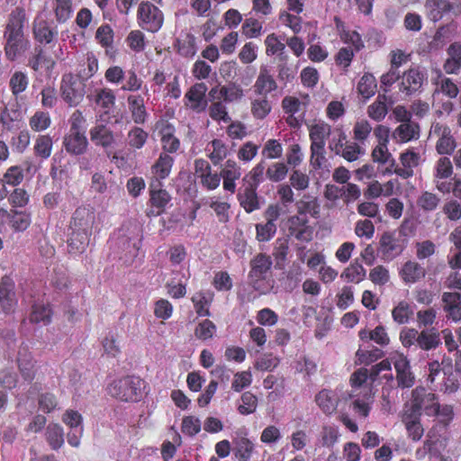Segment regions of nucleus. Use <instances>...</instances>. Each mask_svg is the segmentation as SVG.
Masks as SVG:
<instances>
[{"instance_id":"47","label":"nucleus","mask_w":461,"mask_h":461,"mask_svg":"<svg viewBox=\"0 0 461 461\" xmlns=\"http://www.w3.org/2000/svg\"><path fill=\"white\" fill-rule=\"evenodd\" d=\"M212 102L208 108L209 116L215 122H229L231 121L229 115L226 103L220 99H212Z\"/></svg>"},{"instance_id":"55","label":"nucleus","mask_w":461,"mask_h":461,"mask_svg":"<svg viewBox=\"0 0 461 461\" xmlns=\"http://www.w3.org/2000/svg\"><path fill=\"white\" fill-rule=\"evenodd\" d=\"M412 315L413 311L405 301H401L392 311V317L398 324L408 323Z\"/></svg>"},{"instance_id":"18","label":"nucleus","mask_w":461,"mask_h":461,"mask_svg":"<svg viewBox=\"0 0 461 461\" xmlns=\"http://www.w3.org/2000/svg\"><path fill=\"white\" fill-rule=\"evenodd\" d=\"M244 95L242 87L236 83L212 87L209 92L211 99H220L224 103H233L240 100Z\"/></svg>"},{"instance_id":"57","label":"nucleus","mask_w":461,"mask_h":461,"mask_svg":"<svg viewBox=\"0 0 461 461\" xmlns=\"http://www.w3.org/2000/svg\"><path fill=\"white\" fill-rule=\"evenodd\" d=\"M241 403L238 406V411L241 415H249L258 408V397L251 392H245L240 397Z\"/></svg>"},{"instance_id":"62","label":"nucleus","mask_w":461,"mask_h":461,"mask_svg":"<svg viewBox=\"0 0 461 461\" xmlns=\"http://www.w3.org/2000/svg\"><path fill=\"white\" fill-rule=\"evenodd\" d=\"M124 82L121 86L122 91L126 92H138L142 88L143 80L137 75V73L130 69L125 73Z\"/></svg>"},{"instance_id":"43","label":"nucleus","mask_w":461,"mask_h":461,"mask_svg":"<svg viewBox=\"0 0 461 461\" xmlns=\"http://www.w3.org/2000/svg\"><path fill=\"white\" fill-rule=\"evenodd\" d=\"M42 65H47L48 68L53 67L54 61L49 58L44 50L43 46L37 45L34 48L33 54L28 59V67L31 68L33 71L37 72L40 70Z\"/></svg>"},{"instance_id":"1","label":"nucleus","mask_w":461,"mask_h":461,"mask_svg":"<svg viewBox=\"0 0 461 461\" xmlns=\"http://www.w3.org/2000/svg\"><path fill=\"white\" fill-rule=\"evenodd\" d=\"M95 223V212L93 207L81 205L75 210L69 221L67 241L70 254H82L86 251Z\"/></svg>"},{"instance_id":"38","label":"nucleus","mask_w":461,"mask_h":461,"mask_svg":"<svg viewBox=\"0 0 461 461\" xmlns=\"http://www.w3.org/2000/svg\"><path fill=\"white\" fill-rule=\"evenodd\" d=\"M191 301L199 317H209L211 315L209 307L212 301V294L198 292L193 295Z\"/></svg>"},{"instance_id":"4","label":"nucleus","mask_w":461,"mask_h":461,"mask_svg":"<svg viewBox=\"0 0 461 461\" xmlns=\"http://www.w3.org/2000/svg\"><path fill=\"white\" fill-rule=\"evenodd\" d=\"M404 411L421 416L422 411L428 416H435L438 411L437 395L422 386H417L411 392V398L405 403Z\"/></svg>"},{"instance_id":"32","label":"nucleus","mask_w":461,"mask_h":461,"mask_svg":"<svg viewBox=\"0 0 461 461\" xmlns=\"http://www.w3.org/2000/svg\"><path fill=\"white\" fill-rule=\"evenodd\" d=\"M52 315L53 312L50 304L35 303L32 306L29 321L31 323H41L47 326L51 322Z\"/></svg>"},{"instance_id":"12","label":"nucleus","mask_w":461,"mask_h":461,"mask_svg":"<svg viewBox=\"0 0 461 461\" xmlns=\"http://www.w3.org/2000/svg\"><path fill=\"white\" fill-rule=\"evenodd\" d=\"M15 284L10 276H4L0 279V308L5 314H12L17 306Z\"/></svg>"},{"instance_id":"5","label":"nucleus","mask_w":461,"mask_h":461,"mask_svg":"<svg viewBox=\"0 0 461 461\" xmlns=\"http://www.w3.org/2000/svg\"><path fill=\"white\" fill-rule=\"evenodd\" d=\"M137 20L139 25L149 32H157L164 23L162 11L149 1H142L138 7Z\"/></svg>"},{"instance_id":"36","label":"nucleus","mask_w":461,"mask_h":461,"mask_svg":"<svg viewBox=\"0 0 461 461\" xmlns=\"http://www.w3.org/2000/svg\"><path fill=\"white\" fill-rule=\"evenodd\" d=\"M360 339H370L381 347L387 346L390 343V338L384 326L378 325L372 330H361L358 332Z\"/></svg>"},{"instance_id":"2","label":"nucleus","mask_w":461,"mask_h":461,"mask_svg":"<svg viewBox=\"0 0 461 461\" xmlns=\"http://www.w3.org/2000/svg\"><path fill=\"white\" fill-rule=\"evenodd\" d=\"M25 10L15 7L10 14L4 30V51L7 60L15 61L30 48V41L24 33Z\"/></svg>"},{"instance_id":"59","label":"nucleus","mask_w":461,"mask_h":461,"mask_svg":"<svg viewBox=\"0 0 461 461\" xmlns=\"http://www.w3.org/2000/svg\"><path fill=\"white\" fill-rule=\"evenodd\" d=\"M28 84V77L26 74L22 71H15L11 77L9 82L12 94L15 96H18L21 93L24 92Z\"/></svg>"},{"instance_id":"60","label":"nucleus","mask_w":461,"mask_h":461,"mask_svg":"<svg viewBox=\"0 0 461 461\" xmlns=\"http://www.w3.org/2000/svg\"><path fill=\"white\" fill-rule=\"evenodd\" d=\"M216 330V325L209 319H205L195 327L194 336L200 340H207L213 337Z\"/></svg>"},{"instance_id":"16","label":"nucleus","mask_w":461,"mask_h":461,"mask_svg":"<svg viewBox=\"0 0 461 461\" xmlns=\"http://www.w3.org/2000/svg\"><path fill=\"white\" fill-rule=\"evenodd\" d=\"M89 135L94 145L103 148L110 157L109 149L116 143L113 131L105 124L98 123L90 129Z\"/></svg>"},{"instance_id":"61","label":"nucleus","mask_w":461,"mask_h":461,"mask_svg":"<svg viewBox=\"0 0 461 461\" xmlns=\"http://www.w3.org/2000/svg\"><path fill=\"white\" fill-rule=\"evenodd\" d=\"M440 198L431 192H423L417 200L418 206L425 212H432L437 209Z\"/></svg>"},{"instance_id":"9","label":"nucleus","mask_w":461,"mask_h":461,"mask_svg":"<svg viewBox=\"0 0 461 461\" xmlns=\"http://www.w3.org/2000/svg\"><path fill=\"white\" fill-rule=\"evenodd\" d=\"M428 80L427 71L420 66H411L401 77L399 89L405 95H412L422 91Z\"/></svg>"},{"instance_id":"53","label":"nucleus","mask_w":461,"mask_h":461,"mask_svg":"<svg viewBox=\"0 0 461 461\" xmlns=\"http://www.w3.org/2000/svg\"><path fill=\"white\" fill-rule=\"evenodd\" d=\"M272 105L267 96L254 99L251 102V113L254 118L258 120L265 119L271 112Z\"/></svg>"},{"instance_id":"25","label":"nucleus","mask_w":461,"mask_h":461,"mask_svg":"<svg viewBox=\"0 0 461 461\" xmlns=\"http://www.w3.org/2000/svg\"><path fill=\"white\" fill-rule=\"evenodd\" d=\"M399 274L405 284H415L425 277L426 270L418 262L408 260L402 265Z\"/></svg>"},{"instance_id":"51","label":"nucleus","mask_w":461,"mask_h":461,"mask_svg":"<svg viewBox=\"0 0 461 461\" xmlns=\"http://www.w3.org/2000/svg\"><path fill=\"white\" fill-rule=\"evenodd\" d=\"M384 357V351L373 347L369 350L358 348L356 352V364L368 366Z\"/></svg>"},{"instance_id":"22","label":"nucleus","mask_w":461,"mask_h":461,"mask_svg":"<svg viewBox=\"0 0 461 461\" xmlns=\"http://www.w3.org/2000/svg\"><path fill=\"white\" fill-rule=\"evenodd\" d=\"M66 151L71 155H82L88 148V140L85 132L67 133L63 140Z\"/></svg>"},{"instance_id":"29","label":"nucleus","mask_w":461,"mask_h":461,"mask_svg":"<svg viewBox=\"0 0 461 461\" xmlns=\"http://www.w3.org/2000/svg\"><path fill=\"white\" fill-rule=\"evenodd\" d=\"M233 454L239 461H249L256 452V446L246 436L237 438L233 440Z\"/></svg>"},{"instance_id":"10","label":"nucleus","mask_w":461,"mask_h":461,"mask_svg":"<svg viewBox=\"0 0 461 461\" xmlns=\"http://www.w3.org/2000/svg\"><path fill=\"white\" fill-rule=\"evenodd\" d=\"M32 36L41 46H50L58 41L59 30L51 22L37 16L32 22Z\"/></svg>"},{"instance_id":"46","label":"nucleus","mask_w":461,"mask_h":461,"mask_svg":"<svg viewBox=\"0 0 461 461\" xmlns=\"http://www.w3.org/2000/svg\"><path fill=\"white\" fill-rule=\"evenodd\" d=\"M53 140L50 135H39L34 143L33 151L36 157L47 159L52 152Z\"/></svg>"},{"instance_id":"26","label":"nucleus","mask_w":461,"mask_h":461,"mask_svg":"<svg viewBox=\"0 0 461 461\" xmlns=\"http://www.w3.org/2000/svg\"><path fill=\"white\" fill-rule=\"evenodd\" d=\"M441 344L440 332L437 328L431 327L420 331L418 348L430 351L438 348Z\"/></svg>"},{"instance_id":"23","label":"nucleus","mask_w":461,"mask_h":461,"mask_svg":"<svg viewBox=\"0 0 461 461\" xmlns=\"http://www.w3.org/2000/svg\"><path fill=\"white\" fill-rule=\"evenodd\" d=\"M272 267V260L270 256L264 253H259L255 256L250 261L249 277L252 280L259 281L267 277Z\"/></svg>"},{"instance_id":"11","label":"nucleus","mask_w":461,"mask_h":461,"mask_svg":"<svg viewBox=\"0 0 461 461\" xmlns=\"http://www.w3.org/2000/svg\"><path fill=\"white\" fill-rule=\"evenodd\" d=\"M194 167V175L199 180L203 188L212 191L220 185L221 176L217 172H212L211 165L206 159L196 158Z\"/></svg>"},{"instance_id":"17","label":"nucleus","mask_w":461,"mask_h":461,"mask_svg":"<svg viewBox=\"0 0 461 461\" xmlns=\"http://www.w3.org/2000/svg\"><path fill=\"white\" fill-rule=\"evenodd\" d=\"M258 188L250 184H242L238 189V202L247 213H251L260 209V201L257 192Z\"/></svg>"},{"instance_id":"37","label":"nucleus","mask_w":461,"mask_h":461,"mask_svg":"<svg viewBox=\"0 0 461 461\" xmlns=\"http://www.w3.org/2000/svg\"><path fill=\"white\" fill-rule=\"evenodd\" d=\"M177 53L185 58H193L197 52L196 39L192 33H186L176 41Z\"/></svg>"},{"instance_id":"19","label":"nucleus","mask_w":461,"mask_h":461,"mask_svg":"<svg viewBox=\"0 0 461 461\" xmlns=\"http://www.w3.org/2000/svg\"><path fill=\"white\" fill-rule=\"evenodd\" d=\"M443 311L446 317L454 322L461 321V293L444 292L442 294Z\"/></svg>"},{"instance_id":"7","label":"nucleus","mask_w":461,"mask_h":461,"mask_svg":"<svg viewBox=\"0 0 461 461\" xmlns=\"http://www.w3.org/2000/svg\"><path fill=\"white\" fill-rule=\"evenodd\" d=\"M60 93L62 99L69 106H77L84 99L86 85L77 76L65 74L61 78Z\"/></svg>"},{"instance_id":"56","label":"nucleus","mask_w":461,"mask_h":461,"mask_svg":"<svg viewBox=\"0 0 461 461\" xmlns=\"http://www.w3.org/2000/svg\"><path fill=\"white\" fill-rule=\"evenodd\" d=\"M7 199L11 209L24 208L30 203V194L24 188L15 187Z\"/></svg>"},{"instance_id":"8","label":"nucleus","mask_w":461,"mask_h":461,"mask_svg":"<svg viewBox=\"0 0 461 461\" xmlns=\"http://www.w3.org/2000/svg\"><path fill=\"white\" fill-rule=\"evenodd\" d=\"M16 363L19 373L24 381L32 383L34 379L43 378L44 375L40 373L41 366L38 365L33 358L28 345L23 343L19 347Z\"/></svg>"},{"instance_id":"39","label":"nucleus","mask_w":461,"mask_h":461,"mask_svg":"<svg viewBox=\"0 0 461 461\" xmlns=\"http://www.w3.org/2000/svg\"><path fill=\"white\" fill-rule=\"evenodd\" d=\"M307 214L314 218H318L320 214V205L314 197L304 195L299 202H297V214L303 218H308Z\"/></svg>"},{"instance_id":"49","label":"nucleus","mask_w":461,"mask_h":461,"mask_svg":"<svg viewBox=\"0 0 461 461\" xmlns=\"http://www.w3.org/2000/svg\"><path fill=\"white\" fill-rule=\"evenodd\" d=\"M149 138V133L139 126L132 127L127 134L128 144L134 149L144 147Z\"/></svg>"},{"instance_id":"58","label":"nucleus","mask_w":461,"mask_h":461,"mask_svg":"<svg viewBox=\"0 0 461 461\" xmlns=\"http://www.w3.org/2000/svg\"><path fill=\"white\" fill-rule=\"evenodd\" d=\"M72 12V0H55L54 14L59 23H66Z\"/></svg>"},{"instance_id":"54","label":"nucleus","mask_w":461,"mask_h":461,"mask_svg":"<svg viewBox=\"0 0 461 461\" xmlns=\"http://www.w3.org/2000/svg\"><path fill=\"white\" fill-rule=\"evenodd\" d=\"M98 59L93 52H87L86 61L82 64V68L78 70V77L83 80H87L95 76L98 71Z\"/></svg>"},{"instance_id":"30","label":"nucleus","mask_w":461,"mask_h":461,"mask_svg":"<svg viewBox=\"0 0 461 461\" xmlns=\"http://www.w3.org/2000/svg\"><path fill=\"white\" fill-rule=\"evenodd\" d=\"M447 59L443 68L447 74H457L461 68V44L454 42L447 50Z\"/></svg>"},{"instance_id":"24","label":"nucleus","mask_w":461,"mask_h":461,"mask_svg":"<svg viewBox=\"0 0 461 461\" xmlns=\"http://www.w3.org/2000/svg\"><path fill=\"white\" fill-rule=\"evenodd\" d=\"M277 89V83L267 68H261L254 85V92L258 95L267 96Z\"/></svg>"},{"instance_id":"45","label":"nucleus","mask_w":461,"mask_h":461,"mask_svg":"<svg viewBox=\"0 0 461 461\" xmlns=\"http://www.w3.org/2000/svg\"><path fill=\"white\" fill-rule=\"evenodd\" d=\"M115 95L111 88L104 87L96 90L95 103L100 106L105 113H108L115 104Z\"/></svg>"},{"instance_id":"21","label":"nucleus","mask_w":461,"mask_h":461,"mask_svg":"<svg viewBox=\"0 0 461 461\" xmlns=\"http://www.w3.org/2000/svg\"><path fill=\"white\" fill-rule=\"evenodd\" d=\"M174 158L166 152H161L158 158L151 167V173L155 178L152 182L157 184V186H161V180L166 179L171 173L174 165Z\"/></svg>"},{"instance_id":"31","label":"nucleus","mask_w":461,"mask_h":461,"mask_svg":"<svg viewBox=\"0 0 461 461\" xmlns=\"http://www.w3.org/2000/svg\"><path fill=\"white\" fill-rule=\"evenodd\" d=\"M425 7L428 17L433 22H438L452 10L453 5L449 0H426Z\"/></svg>"},{"instance_id":"48","label":"nucleus","mask_w":461,"mask_h":461,"mask_svg":"<svg viewBox=\"0 0 461 461\" xmlns=\"http://www.w3.org/2000/svg\"><path fill=\"white\" fill-rule=\"evenodd\" d=\"M212 147V151L209 154V158L213 165L220 164L229 154L228 146L225 142L220 139H213L209 142L208 147Z\"/></svg>"},{"instance_id":"44","label":"nucleus","mask_w":461,"mask_h":461,"mask_svg":"<svg viewBox=\"0 0 461 461\" xmlns=\"http://www.w3.org/2000/svg\"><path fill=\"white\" fill-rule=\"evenodd\" d=\"M46 440L54 450L60 448L64 444L63 428L57 423H51L46 429Z\"/></svg>"},{"instance_id":"14","label":"nucleus","mask_w":461,"mask_h":461,"mask_svg":"<svg viewBox=\"0 0 461 461\" xmlns=\"http://www.w3.org/2000/svg\"><path fill=\"white\" fill-rule=\"evenodd\" d=\"M288 236L301 242H310L313 238V227L309 224V219L303 216H290L286 222Z\"/></svg>"},{"instance_id":"20","label":"nucleus","mask_w":461,"mask_h":461,"mask_svg":"<svg viewBox=\"0 0 461 461\" xmlns=\"http://www.w3.org/2000/svg\"><path fill=\"white\" fill-rule=\"evenodd\" d=\"M128 109L132 122L136 124H145L149 117L144 97L140 95H130L127 97Z\"/></svg>"},{"instance_id":"64","label":"nucleus","mask_w":461,"mask_h":461,"mask_svg":"<svg viewBox=\"0 0 461 461\" xmlns=\"http://www.w3.org/2000/svg\"><path fill=\"white\" fill-rule=\"evenodd\" d=\"M114 33L109 24H102L95 32V39L103 48H111L113 43Z\"/></svg>"},{"instance_id":"35","label":"nucleus","mask_w":461,"mask_h":461,"mask_svg":"<svg viewBox=\"0 0 461 461\" xmlns=\"http://www.w3.org/2000/svg\"><path fill=\"white\" fill-rule=\"evenodd\" d=\"M149 186L150 203L152 206L158 209V213L159 214L171 200V196L167 190L162 189L161 186H157V184L154 182H151Z\"/></svg>"},{"instance_id":"33","label":"nucleus","mask_w":461,"mask_h":461,"mask_svg":"<svg viewBox=\"0 0 461 461\" xmlns=\"http://www.w3.org/2000/svg\"><path fill=\"white\" fill-rule=\"evenodd\" d=\"M393 139L398 142L405 143L420 137V126L418 123H401L393 133Z\"/></svg>"},{"instance_id":"3","label":"nucleus","mask_w":461,"mask_h":461,"mask_svg":"<svg viewBox=\"0 0 461 461\" xmlns=\"http://www.w3.org/2000/svg\"><path fill=\"white\" fill-rule=\"evenodd\" d=\"M144 380L136 375H125L112 381L106 388L107 393L117 401L138 402L142 398Z\"/></svg>"},{"instance_id":"52","label":"nucleus","mask_w":461,"mask_h":461,"mask_svg":"<svg viewBox=\"0 0 461 461\" xmlns=\"http://www.w3.org/2000/svg\"><path fill=\"white\" fill-rule=\"evenodd\" d=\"M51 124V118L50 113L43 111H36L34 114L29 119L30 128L36 132H41L48 128Z\"/></svg>"},{"instance_id":"13","label":"nucleus","mask_w":461,"mask_h":461,"mask_svg":"<svg viewBox=\"0 0 461 461\" xmlns=\"http://www.w3.org/2000/svg\"><path fill=\"white\" fill-rule=\"evenodd\" d=\"M395 369L397 386L402 389L411 388L415 384V375L411 371L409 359L403 354L392 357Z\"/></svg>"},{"instance_id":"34","label":"nucleus","mask_w":461,"mask_h":461,"mask_svg":"<svg viewBox=\"0 0 461 461\" xmlns=\"http://www.w3.org/2000/svg\"><path fill=\"white\" fill-rule=\"evenodd\" d=\"M315 402L325 414L333 413L338 406V399L335 393L327 389H323L315 396Z\"/></svg>"},{"instance_id":"40","label":"nucleus","mask_w":461,"mask_h":461,"mask_svg":"<svg viewBox=\"0 0 461 461\" xmlns=\"http://www.w3.org/2000/svg\"><path fill=\"white\" fill-rule=\"evenodd\" d=\"M366 269L357 259H356L344 269L340 277L348 283L358 284L366 278Z\"/></svg>"},{"instance_id":"63","label":"nucleus","mask_w":461,"mask_h":461,"mask_svg":"<svg viewBox=\"0 0 461 461\" xmlns=\"http://www.w3.org/2000/svg\"><path fill=\"white\" fill-rule=\"evenodd\" d=\"M453 174V165L449 158L441 157L435 166V179H447Z\"/></svg>"},{"instance_id":"28","label":"nucleus","mask_w":461,"mask_h":461,"mask_svg":"<svg viewBox=\"0 0 461 461\" xmlns=\"http://www.w3.org/2000/svg\"><path fill=\"white\" fill-rule=\"evenodd\" d=\"M207 86L204 83H196L192 86L185 94V98L191 103V108L194 111L204 110L206 101L204 99Z\"/></svg>"},{"instance_id":"41","label":"nucleus","mask_w":461,"mask_h":461,"mask_svg":"<svg viewBox=\"0 0 461 461\" xmlns=\"http://www.w3.org/2000/svg\"><path fill=\"white\" fill-rule=\"evenodd\" d=\"M376 87L377 84L375 77L370 73H365L358 81L357 89V93L364 99H369L375 95Z\"/></svg>"},{"instance_id":"6","label":"nucleus","mask_w":461,"mask_h":461,"mask_svg":"<svg viewBox=\"0 0 461 461\" xmlns=\"http://www.w3.org/2000/svg\"><path fill=\"white\" fill-rule=\"evenodd\" d=\"M406 241L395 231H384L379 238L377 254L381 259L389 262L398 258L405 249Z\"/></svg>"},{"instance_id":"42","label":"nucleus","mask_w":461,"mask_h":461,"mask_svg":"<svg viewBox=\"0 0 461 461\" xmlns=\"http://www.w3.org/2000/svg\"><path fill=\"white\" fill-rule=\"evenodd\" d=\"M386 96L384 95H378L376 100L367 107L368 116L375 121H383L388 113V107L386 105Z\"/></svg>"},{"instance_id":"50","label":"nucleus","mask_w":461,"mask_h":461,"mask_svg":"<svg viewBox=\"0 0 461 461\" xmlns=\"http://www.w3.org/2000/svg\"><path fill=\"white\" fill-rule=\"evenodd\" d=\"M265 172L266 165L262 160L244 176L242 178V184H250L253 187L258 188L259 185L264 181Z\"/></svg>"},{"instance_id":"27","label":"nucleus","mask_w":461,"mask_h":461,"mask_svg":"<svg viewBox=\"0 0 461 461\" xmlns=\"http://www.w3.org/2000/svg\"><path fill=\"white\" fill-rule=\"evenodd\" d=\"M402 421L405 425L409 438L413 441H419L423 436V427L420 423V416L403 410Z\"/></svg>"},{"instance_id":"15","label":"nucleus","mask_w":461,"mask_h":461,"mask_svg":"<svg viewBox=\"0 0 461 461\" xmlns=\"http://www.w3.org/2000/svg\"><path fill=\"white\" fill-rule=\"evenodd\" d=\"M0 220L3 222H8L16 232L26 230L32 223L31 213L17 209L0 208Z\"/></svg>"}]
</instances>
